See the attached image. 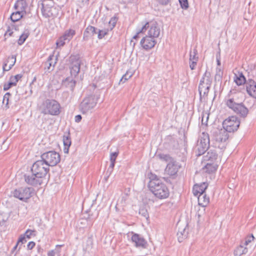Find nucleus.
Returning <instances> with one entry per match:
<instances>
[{
	"label": "nucleus",
	"instance_id": "1",
	"mask_svg": "<svg viewBox=\"0 0 256 256\" xmlns=\"http://www.w3.org/2000/svg\"><path fill=\"white\" fill-rule=\"evenodd\" d=\"M81 60L78 54L72 55L68 59V65L71 77L65 78V86L71 92L70 99L72 97V92L76 86V80L80 70Z\"/></svg>",
	"mask_w": 256,
	"mask_h": 256
},
{
	"label": "nucleus",
	"instance_id": "2",
	"mask_svg": "<svg viewBox=\"0 0 256 256\" xmlns=\"http://www.w3.org/2000/svg\"><path fill=\"white\" fill-rule=\"evenodd\" d=\"M148 186L150 192L159 199L166 198L170 195L169 190L166 186L158 178L156 175L150 181Z\"/></svg>",
	"mask_w": 256,
	"mask_h": 256
},
{
	"label": "nucleus",
	"instance_id": "3",
	"mask_svg": "<svg viewBox=\"0 0 256 256\" xmlns=\"http://www.w3.org/2000/svg\"><path fill=\"white\" fill-rule=\"evenodd\" d=\"M210 147V137L208 133L202 132L197 141L195 150L196 156H200L206 152Z\"/></svg>",
	"mask_w": 256,
	"mask_h": 256
},
{
	"label": "nucleus",
	"instance_id": "4",
	"mask_svg": "<svg viewBox=\"0 0 256 256\" xmlns=\"http://www.w3.org/2000/svg\"><path fill=\"white\" fill-rule=\"evenodd\" d=\"M60 104L54 100H46L41 106L42 113L46 114L57 115L60 113Z\"/></svg>",
	"mask_w": 256,
	"mask_h": 256
},
{
	"label": "nucleus",
	"instance_id": "5",
	"mask_svg": "<svg viewBox=\"0 0 256 256\" xmlns=\"http://www.w3.org/2000/svg\"><path fill=\"white\" fill-rule=\"evenodd\" d=\"M210 74L207 70L206 71L202 78L200 80L198 86V92L200 93V100L202 98V92H203V96H207L212 84V80L210 78Z\"/></svg>",
	"mask_w": 256,
	"mask_h": 256
},
{
	"label": "nucleus",
	"instance_id": "6",
	"mask_svg": "<svg viewBox=\"0 0 256 256\" xmlns=\"http://www.w3.org/2000/svg\"><path fill=\"white\" fill-rule=\"evenodd\" d=\"M32 172H34L46 178L50 166L42 158L36 161L31 168Z\"/></svg>",
	"mask_w": 256,
	"mask_h": 256
},
{
	"label": "nucleus",
	"instance_id": "7",
	"mask_svg": "<svg viewBox=\"0 0 256 256\" xmlns=\"http://www.w3.org/2000/svg\"><path fill=\"white\" fill-rule=\"evenodd\" d=\"M98 102V97L94 94L86 97L80 105V110L82 114H86L92 109Z\"/></svg>",
	"mask_w": 256,
	"mask_h": 256
},
{
	"label": "nucleus",
	"instance_id": "8",
	"mask_svg": "<svg viewBox=\"0 0 256 256\" xmlns=\"http://www.w3.org/2000/svg\"><path fill=\"white\" fill-rule=\"evenodd\" d=\"M240 120L236 116H232L226 119L222 122V128L228 132H234L238 128Z\"/></svg>",
	"mask_w": 256,
	"mask_h": 256
},
{
	"label": "nucleus",
	"instance_id": "9",
	"mask_svg": "<svg viewBox=\"0 0 256 256\" xmlns=\"http://www.w3.org/2000/svg\"><path fill=\"white\" fill-rule=\"evenodd\" d=\"M42 158L49 166H56L60 161V156L54 151H49L41 155Z\"/></svg>",
	"mask_w": 256,
	"mask_h": 256
},
{
	"label": "nucleus",
	"instance_id": "10",
	"mask_svg": "<svg viewBox=\"0 0 256 256\" xmlns=\"http://www.w3.org/2000/svg\"><path fill=\"white\" fill-rule=\"evenodd\" d=\"M24 180L28 184L34 186H40L47 181V178L34 172H32L30 174L24 175Z\"/></svg>",
	"mask_w": 256,
	"mask_h": 256
},
{
	"label": "nucleus",
	"instance_id": "11",
	"mask_svg": "<svg viewBox=\"0 0 256 256\" xmlns=\"http://www.w3.org/2000/svg\"><path fill=\"white\" fill-rule=\"evenodd\" d=\"M33 192L34 189L30 188H20L15 190L13 194L15 198L26 202L32 196Z\"/></svg>",
	"mask_w": 256,
	"mask_h": 256
},
{
	"label": "nucleus",
	"instance_id": "12",
	"mask_svg": "<svg viewBox=\"0 0 256 256\" xmlns=\"http://www.w3.org/2000/svg\"><path fill=\"white\" fill-rule=\"evenodd\" d=\"M212 132L216 141L220 142H226L229 138L228 132L224 128H215Z\"/></svg>",
	"mask_w": 256,
	"mask_h": 256
},
{
	"label": "nucleus",
	"instance_id": "13",
	"mask_svg": "<svg viewBox=\"0 0 256 256\" xmlns=\"http://www.w3.org/2000/svg\"><path fill=\"white\" fill-rule=\"evenodd\" d=\"M156 42L152 37L148 36H144L140 42V44L142 48L146 50H150L153 48L156 45Z\"/></svg>",
	"mask_w": 256,
	"mask_h": 256
},
{
	"label": "nucleus",
	"instance_id": "14",
	"mask_svg": "<svg viewBox=\"0 0 256 256\" xmlns=\"http://www.w3.org/2000/svg\"><path fill=\"white\" fill-rule=\"evenodd\" d=\"M131 240L134 243V246L136 248H146L148 246L146 240L140 235L138 234H134L131 238Z\"/></svg>",
	"mask_w": 256,
	"mask_h": 256
},
{
	"label": "nucleus",
	"instance_id": "15",
	"mask_svg": "<svg viewBox=\"0 0 256 256\" xmlns=\"http://www.w3.org/2000/svg\"><path fill=\"white\" fill-rule=\"evenodd\" d=\"M230 90V93H231ZM239 94H236L232 96L230 94L228 96V98L225 100V104L226 106L230 108H234V106H236L240 102H242V100L239 98Z\"/></svg>",
	"mask_w": 256,
	"mask_h": 256
},
{
	"label": "nucleus",
	"instance_id": "16",
	"mask_svg": "<svg viewBox=\"0 0 256 256\" xmlns=\"http://www.w3.org/2000/svg\"><path fill=\"white\" fill-rule=\"evenodd\" d=\"M146 23H148V35L152 37L155 38L158 37L160 34V28L158 26V24L156 22H146Z\"/></svg>",
	"mask_w": 256,
	"mask_h": 256
},
{
	"label": "nucleus",
	"instance_id": "17",
	"mask_svg": "<svg viewBox=\"0 0 256 256\" xmlns=\"http://www.w3.org/2000/svg\"><path fill=\"white\" fill-rule=\"evenodd\" d=\"M218 158L216 150L210 149L202 157V162H216Z\"/></svg>",
	"mask_w": 256,
	"mask_h": 256
},
{
	"label": "nucleus",
	"instance_id": "18",
	"mask_svg": "<svg viewBox=\"0 0 256 256\" xmlns=\"http://www.w3.org/2000/svg\"><path fill=\"white\" fill-rule=\"evenodd\" d=\"M232 110L237 114H238L242 118L246 117L248 110L247 108L244 104L243 102H240L232 108H230Z\"/></svg>",
	"mask_w": 256,
	"mask_h": 256
},
{
	"label": "nucleus",
	"instance_id": "19",
	"mask_svg": "<svg viewBox=\"0 0 256 256\" xmlns=\"http://www.w3.org/2000/svg\"><path fill=\"white\" fill-rule=\"evenodd\" d=\"M179 168L178 163L174 160L168 164L165 170L168 175L173 176L177 174Z\"/></svg>",
	"mask_w": 256,
	"mask_h": 256
},
{
	"label": "nucleus",
	"instance_id": "20",
	"mask_svg": "<svg viewBox=\"0 0 256 256\" xmlns=\"http://www.w3.org/2000/svg\"><path fill=\"white\" fill-rule=\"evenodd\" d=\"M246 90L252 97L256 98V82L252 79H248L246 83Z\"/></svg>",
	"mask_w": 256,
	"mask_h": 256
},
{
	"label": "nucleus",
	"instance_id": "21",
	"mask_svg": "<svg viewBox=\"0 0 256 256\" xmlns=\"http://www.w3.org/2000/svg\"><path fill=\"white\" fill-rule=\"evenodd\" d=\"M40 4L42 5L41 11L44 16L50 18L54 16L53 11L55 10V8L48 6L44 2V1H42Z\"/></svg>",
	"mask_w": 256,
	"mask_h": 256
},
{
	"label": "nucleus",
	"instance_id": "22",
	"mask_svg": "<svg viewBox=\"0 0 256 256\" xmlns=\"http://www.w3.org/2000/svg\"><path fill=\"white\" fill-rule=\"evenodd\" d=\"M208 186V183L202 182L200 184H196L193 187V193L194 196L202 194L205 192Z\"/></svg>",
	"mask_w": 256,
	"mask_h": 256
},
{
	"label": "nucleus",
	"instance_id": "23",
	"mask_svg": "<svg viewBox=\"0 0 256 256\" xmlns=\"http://www.w3.org/2000/svg\"><path fill=\"white\" fill-rule=\"evenodd\" d=\"M56 58L54 55H50L48 60L44 63V69L50 72L54 69V64H56Z\"/></svg>",
	"mask_w": 256,
	"mask_h": 256
},
{
	"label": "nucleus",
	"instance_id": "24",
	"mask_svg": "<svg viewBox=\"0 0 256 256\" xmlns=\"http://www.w3.org/2000/svg\"><path fill=\"white\" fill-rule=\"evenodd\" d=\"M204 164L202 169L206 172L212 174L214 172L218 167V165L216 162H202Z\"/></svg>",
	"mask_w": 256,
	"mask_h": 256
},
{
	"label": "nucleus",
	"instance_id": "25",
	"mask_svg": "<svg viewBox=\"0 0 256 256\" xmlns=\"http://www.w3.org/2000/svg\"><path fill=\"white\" fill-rule=\"evenodd\" d=\"M26 7L27 4L25 0H18L14 6L16 10L24 14H26Z\"/></svg>",
	"mask_w": 256,
	"mask_h": 256
},
{
	"label": "nucleus",
	"instance_id": "26",
	"mask_svg": "<svg viewBox=\"0 0 256 256\" xmlns=\"http://www.w3.org/2000/svg\"><path fill=\"white\" fill-rule=\"evenodd\" d=\"M246 78L242 72H238V74H235L234 76V82L238 86H241L247 82Z\"/></svg>",
	"mask_w": 256,
	"mask_h": 256
},
{
	"label": "nucleus",
	"instance_id": "27",
	"mask_svg": "<svg viewBox=\"0 0 256 256\" xmlns=\"http://www.w3.org/2000/svg\"><path fill=\"white\" fill-rule=\"evenodd\" d=\"M198 204L203 207L206 206L210 202L209 197L204 193L199 194L198 196Z\"/></svg>",
	"mask_w": 256,
	"mask_h": 256
},
{
	"label": "nucleus",
	"instance_id": "28",
	"mask_svg": "<svg viewBox=\"0 0 256 256\" xmlns=\"http://www.w3.org/2000/svg\"><path fill=\"white\" fill-rule=\"evenodd\" d=\"M187 225L183 228H179L177 232L178 240L180 242H181L186 238L188 234V232L186 230Z\"/></svg>",
	"mask_w": 256,
	"mask_h": 256
},
{
	"label": "nucleus",
	"instance_id": "29",
	"mask_svg": "<svg viewBox=\"0 0 256 256\" xmlns=\"http://www.w3.org/2000/svg\"><path fill=\"white\" fill-rule=\"evenodd\" d=\"M97 33V28H96L92 26H88L84 32V38L88 37L89 34L93 36Z\"/></svg>",
	"mask_w": 256,
	"mask_h": 256
},
{
	"label": "nucleus",
	"instance_id": "30",
	"mask_svg": "<svg viewBox=\"0 0 256 256\" xmlns=\"http://www.w3.org/2000/svg\"><path fill=\"white\" fill-rule=\"evenodd\" d=\"M248 252V248H244V246L240 244L238 246L234 251V255L235 256H241L244 254H246Z\"/></svg>",
	"mask_w": 256,
	"mask_h": 256
},
{
	"label": "nucleus",
	"instance_id": "31",
	"mask_svg": "<svg viewBox=\"0 0 256 256\" xmlns=\"http://www.w3.org/2000/svg\"><path fill=\"white\" fill-rule=\"evenodd\" d=\"M24 14L16 10V12H13L10 16V18L13 22H17L20 20L24 16Z\"/></svg>",
	"mask_w": 256,
	"mask_h": 256
},
{
	"label": "nucleus",
	"instance_id": "32",
	"mask_svg": "<svg viewBox=\"0 0 256 256\" xmlns=\"http://www.w3.org/2000/svg\"><path fill=\"white\" fill-rule=\"evenodd\" d=\"M148 23H146L141 29L139 30L136 34L133 36L132 38L134 40H138L140 38V35L142 34H144L146 30H148Z\"/></svg>",
	"mask_w": 256,
	"mask_h": 256
},
{
	"label": "nucleus",
	"instance_id": "33",
	"mask_svg": "<svg viewBox=\"0 0 256 256\" xmlns=\"http://www.w3.org/2000/svg\"><path fill=\"white\" fill-rule=\"evenodd\" d=\"M157 156L160 160L166 162H170V161L174 160V159L168 154H159L157 155Z\"/></svg>",
	"mask_w": 256,
	"mask_h": 256
},
{
	"label": "nucleus",
	"instance_id": "34",
	"mask_svg": "<svg viewBox=\"0 0 256 256\" xmlns=\"http://www.w3.org/2000/svg\"><path fill=\"white\" fill-rule=\"evenodd\" d=\"M70 132H68V135L65 136V153L68 152V148L72 144L71 139L70 138Z\"/></svg>",
	"mask_w": 256,
	"mask_h": 256
},
{
	"label": "nucleus",
	"instance_id": "35",
	"mask_svg": "<svg viewBox=\"0 0 256 256\" xmlns=\"http://www.w3.org/2000/svg\"><path fill=\"white\" fill-rule=\"evenodd\" d=\"M76 34V32L74 30L70 29L65 31V40H68L70 41Z\"/></svg>",
	"mask_w": 256,
	"mask_h": 256
},
{
	"label": "nucleus",
	"instance_id": "36",
	"mask_svg": "<svg viewBox=\"0 0 256 256\" xmlns=\"http://www.w3.org/2000/svg\"><path fill=\"white\" fill-rule=\"evenodd\" d=\"M118 21V18L116 16L112 17L110 20L108 22L109 28L108 29L110 30H112V29L115 27L116 22Z\"/></svg>",
	"mask_w": 256,
	"mask_h": 256
},
{
	"label": "nucleus",
	"instance_id": "37",
	"mask_svg": "<svg viewBox=\"0 0 256 256\" xmlns=\"http://www.w3.org/2000/svg\"><path fill=\"white\" fill-rule=\"evenodd\" d=\"M16 61V56H10L8 58L6 63L8 64V68H11L13 66L14 64Z\"/></svg>",
	"mask_w": 256,
	"mask_h": 256
},
{
	"label": "nucleus",
	"instance_id": "38",
	"mask_svg": "<svg viewBox=\"0 0 256 256\" xmlns=\"http://www.w3.org/2000/svg\"><path fill=\"white\" fill-rule=\"evenodd\" d=\"M110 30L108 28L104 29L102 30H98V38L100 40L104 37L105 36L107 35L108 31Z\"/></svg>",
	"mask_w": 256,
	"mask_h": 256
},
{
	"label": "nucleus",
	"instance_id": "39",
	"mask_svg": "<svg viewBox=\"0 0 256 256\" xmlns=\"http://www.w3.org/2000/svg\"><path fill=\"white\" fill-rule=\"evenodd\" d=\"M198 52L196 48H194L193 51H190V58L189 60H198V57L197 56Z\"/></svg>",
	"mask_w": 256,
	"mask_h": 256
},
{
	"label": "nucleus",
	"instance_id": "40",
	"mask_svg": "<svg viewBox=\"0 0 256 256\" xmlns=\"http://www.w3.org/2000/svg\"><path fill=\"white\" fill-rule=\"evenodd\" d=\"M132 75L133 74H132L131 72H128V71H127L123 75V76L120 80V82L124 83L126 80L130 78Z\"/></svg>",
	"mask_w": 256,
	"mask_h": 256
},
{
	"label": "nucleus",
	"instance_id": "41",
	"mask_svg": "<svg viewBox=\"0 0 256 256\" xmlns=\"http://www.w3.org/2000/svg\"><path fill=\"white\" fill-rule=\"evenodd\" d=\"M8 216L6 213L0 212V224H3L8 219Z\"/></svg>",
	"mask_w": 256,
	"mask_h": 256
},
{
	"label": "nucleus",
	"instance_id": "42",
	"mask_svg": "<svg viewBox=\"0 0 256 256\" xmlns=\"http://www.w3.org/2000/svg\"><path fill=\"white\" fill-rule=\"evenodd\" d=\"M139 214L142 216H144V218H145L147 220L149 218V215H148V210L144 207L141 208L140 209Z\"/></svg>",
	"mask_w": 256,
	"mask_h": 256
},
{
	"label": "nucleus",
	"instance_id": "43",
	"mask_svg": "<svg viewBox=\"0 0 256 256\" xmlns=\"http://www.w3.org/2000/svg\"><path fill=\"white\" fill-rule=\"evenodd\" d=\"M28 33H24L23 34H22L18 40V44L19 45H22V44H24V41L26 40V38L28 37Z\"/></svg>",
	"mask_w": 256,
	"mask_h": 256
},
{
	"label": "nucleus",
	"instance_id": "44",
	"mask_svg": "<svg viewBox=\"0 0 256 256\" xmlns=\"http://www.w3.org/2000/svg\"><path fill=\"white\" fill-rule=\"evenodd\" d=\"M181 8L182 9L186 10L188 8V0H178Z\"/></svg>",
	"mask_w": 256,
	"mask_h": 256
},
{
	"label": "nucleus",
	"instance_id": "45",
	"mask_svg": "<svg viewBox=\"0 0 256 256\" xmlns=\"http://www.w3.org/2000/svg\"><path fill=\"white\" fill-rule=\"evenodd\" d=\"M27 238H30L31 236H36V231L30 230H28L24 234Z\"/></svg>",
	"mask_w": 256,
	"mask_h": 256
},
{
	"label": "nucleus",
	"instance_id": "46",
	"mask_svg": "<svg viewBox=\"0 0 256 256\" xmlns=\"http://www.w3.org/2000/svg\"><path fill=\"white\" fill-rule=\"evenodd\" d=\"M10 96V93L8 92L4 94L3 98V104H6V106L8 108V98Z\"/></svg>",
	"mask_w": 256,
	"mask_h": 256
},
{
	"label": "nucleus",
	"instance_id": "47",
	"mask_svg": "<svg viewBox=\"0 0 256 256\" xmlns=\"http://www.w3.org/2000/svg\"><path fill=\"white\" fill-rule=\"evenodd\" d=\"M198 61V60H189L190 68L192 70H194L196 69V66L197 64Z\"/></svg>",
	"mask_w": 256,
	"mask_h": 256
},
{
	"label": "nucleus",
	"instance_id": "48",
	"mask_svg": "<svg viewBox=\"0 0 256 256\" xmlns=\"http://www.w3.org/2000/svg\"><path fill=\"white\" fill-rule=\"evenodd\" d=\"M57 48L62 46L64 45V36H62L56 42Z\"/></svg>",
	"mask_w": 256,
	"mask_h": 256
},
{
	"label": "nucleus",
	"instance_id": "49",
	"mask_svg": "<svg viewBox=\"0 0 256 256\" xmlns=\"http://www.w3.org/2000/svg\"><path fill=\"white\" fill-rule=\"evenodd\" d=\"M223 72L220 68H216V72L215 76V78H218V80L222 78Z\"/></svg>",
	"mask_w": 256,
	"mask_h": 256
},
{
	"label": "nucleus",
	"instance_id": "50",
	"mask_svg": "<svg viewBox=\"0 0 256 256\" xmlns=\"http://www.w3.org/2000/svg\"><path fill=\"white\" fill-rule=\"evenodd\" d=\"M118 154V152H112L110 155V161L116 162V158Z\"/></svg>",
	"mask_w": 256,
	"mask_h": 256
},
{
	"label": "nucleus",
	"instance_id": "51",
	"mask_svg": "<svg viewBox=\"0 0 256 256\" xmlns=\"http://www.w3.org/2000/svg\"><path fill=\"white\" fill-rule=\"evenodd\" d=\"M26 236L24 235H21L18 238L17 242L19 244L20 243L24 244L25 243L26 240Z\"/></svg>",
	"mask_w": 256,
	"mask_h": 256
},
{
	"label": "nucleus",
	"instance_id": "52",
	"mask_svg": "<svg viewBox=\"0 0 256 256\" xmlns=\"http://www.w3.org/2000/svg\"><path fill=\"white\" fill-rule=\"evenodd\" d=\"M14 86L12 83L10 82V81L8 84H5L4 86V90H9L12 86Z\"/></svg>",
	"mask_w": 256,
	"mask_h": 256
},
{
	"label": "nucleus",
	"instance_id": "53",
	"mask_svg": "<svg viewBox=\"0 0 256 256\" xmlns=\"http://www.w3.org/2000/svg\"><path fill=\"white\" fill-rule=\"evenodd\" d=\"M10 82L12 83L13 86H16V83L18 82L16 81V80L14 78V76H12L10 78Z\"/></svg>",
	"mask_w": 256,
	"mask_h": 256
},
{
	"label": "nucleus",
	"instance_id": "54",
	"mask_svg": "<svg viewBox=\"0 0 256 256\" xmlns=\"http://www.w3.org/2000/svg\"><path fill=\"white\" fill-rule=\"evenodd\" d=\"M160 4L162 5H167L168 3L170 2V0H158Z\"/></svg>",
	"mask_w": 256,
	"mask_h": 256
},
{
	"label": "nucleus",
	"instance_id": "55",
	"mask_svg": "<svg viewBox=\"0 0 256 256\" xmlns=\"http://www.w3.org/2000/svg\"><path fill=\"white\" fill-rule=\"evenodd\" d=\"M35 246V243L33 242H30L28 244V248L32 250Z\"/></svg>",
	"mask_w": 256,
	"mask_h": 256
},
{
	"label": "nucleus",
	"instance_id": "56",
	"mask_svg": "<svg viewBox=\"0 0 256 256\" xmlns=\"http://www.w3.org/2000/svg\"><path fill=\"white\" fill-rule=\"evenodd\" d=\"M82 117L81 115L78 114L75 116V122H80L82 120Z\"/></svg>",
	"mask_w": 256,
	"mask_h": 256
},
{
	"label": "nucleus",
	"instance_id": "57",
	"mask_svg": "<svg viewBox=\"0 0 256 256\" xmlns=\"http://www.w3.org/2000/svg\"><path fill=\"white\" fill-rule=\"evenodd\" d=\"M254 236H253L252 234L250 236L246 238V240L248 242H250L252 240H254Z\"/></svg>",
	"mask_w": 256,
	"mask_h": 256
},
{
	"label": "nucleus",
	"instance_id": "58",
	"mask_svg": "<svg viewBox=\"0 0 256 256\" xmlns=\"http://www.w3.org/2000/svg\"><path fill=\"white\" fill-rule=\"evenodd\" d=\"M113 171V169H112V170H110V168H108L107 170V171L106 172V174H108V176H107V178H106V180L107 179V178L110 175L111 173Z\"/></svg>",
	"mask_w": 256,
	"mask_h": 256
},
{
	"label": "nucleus",
	"instance_id": "59",
	"mask_svg": "<svg viewBox=\"0 0 256 256\" xmlns=\"http://www.w3.org/2000/svg\"><path fill=\"white\" fill-rule=\"evenodd\" d=\"M8 63H6V62L4 64V65L3 66V69L4 70L8 71L10 69V68H8Z\"/></svg>",
	"mask_w": 256,
	"mask_h": 256
},
{
	"label": "nucleus",
	"instance_id": "60",
	"mask_svg": "<svg viewBox=\"0 0 256 256\" xmlns=\"http://www.w3.org/2000/svg\"><path fill=\"white\" fill-rule=\"evenodd\" d=\"M14 76V78H16V81L18 82V80L22 78V75L20 74H18Z\"/></svg>",
	"mask_w": 256,
	"mask_h": 256
},
{
	"label": "nucleus",
	"instance_id": "61",
	"mask_svg": "<svg viewBox=\"0 0 256 256\" xmlns=\"http://www.w3.org/2000/svg\"><path fill=\"white\" fill-rule=\"evenodd\" d=\"M115 165V162L110 161V164L108 168H110V169L112 170V169H113Z\"/></svg>",
	"mask_w": 256,
	"mask_h": 256
},
{
	"label": "nucleus",
	"instance_id": "62",
	"mask_svg": "<svg viewBox=\"0 0 256 256\" xmlns=\"http://www.w3.org/2000/svg\"><path fill=\"white\" fill-rule=\"evenodd\" d=\"M216 62H217V64L218 66H220V56H218V55H216Z\"/></svg>",
	"mask_w": 256,
	"mask_h": 256
},
{
	"label": "nucleus",
	"instance_id": "63",
	"mask_svg": "<svg viewBox=\"0 0 256 256\" xmlns=\"http://www.w3.org/2000/svg\"><path fill=\"white\" fill-rule=\"evenodd\" d=\"M12 34V32H11L10 30H8L5 34V36L8 35L9 36H11Z\"/></svg>",
	"mask_w": 256,
	"mask_h": 256
},
{
	"label": "nucleus",
	"instance_id": "64",
	"mask_svg": "<svg viewBox=\"0 0 256 256\" xmlns=\"http://www.w3.org/2000/svg\"><path fill=\"white\" fill-rule=\"evenodd\" d=\"M48 256H54V252L53 250L50 251L48 254Z\"/></svg>",
	"mask_w": 256,
	"mask_h": 256
}]
</instances>
